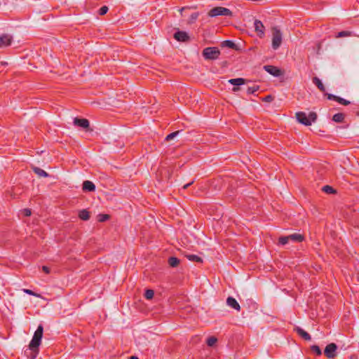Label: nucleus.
I'll return each instance as SVG.
<instances>
[{
    "label": "nucleus",
    "instance_id": "24",
    "mask_svg": "<svg viewBox=\"0 0 359 359\" xmlns=\"http://www.w3.org/2000/svg\"><path fill=\"white\" fill-rule=\"evenodd\" d=\"M180 259L175 257H170L168 258V262L171 267H176L180 264Z\"/></svg>",
    "mask_w": 359,
    "mask_h": 359
},
{
    "label": "nucleus",
    "instance_id": "28",
    "mask_svg": "<svg viewBox=\"0 0 359 359\" xmlns=\"http://www.w3.org/2000/svg\"><path fill=\"white\" fill-rule=\"evenodd\" d=\"M110 216L107 214H100L97 216V220L100 222H106L109 219Z\"/></svg>",
    "mask_w": 359,
    "mask_h": 359
},
{
    "label": "nucleus",
    "instance_id": "7",
    "mask_svg": "<svg viewBox=\"0 0 359 359\" xmlns=\"http://www.w3.org/2000/svg\"><path fill=\"white\" fill-rule=\"evenodd\" d=\"M263 69L270 74L271 75H273V76L278 77L283 74V71L278 68L276 66L273 65H265L263 67Z\"/></svg>",
    "mask_w": 359,
    "mask_h": 359
},
{
    "label": "nucleus",
    "instance_id": "40",
    "mask_svg": "<svg viewBox=\"0 0 359 359\" xmlns=\"http://www.w3.org/2000/svg\"><path fill=\"white\" fill-rule=\"evenodd\" d=\"M42 270L46 273H50V269L48 266H43L42 267Z\"/></svg>",
    "mask_w": 359,
    "mask_h": 359
},
{
    "label": "nucleus",
    "instance_id": "41",
    "mask_svg": "<svg viewBox=\"0 0 359 359\" xmlns=\"http://www.w3.org/2000/svg\"><path fill=\"white\" fill-rule=\"evenodd\" d=\"M193 183H194V181H192V182H189V183H188V184H187L184 185V186H183V189H187V188H188L189 186H191Z\"/></svg>",
    "mask_w": 359,
    "mask_h": 359
},
{
    "label": "nucleus",
    "instance_id": "10",
    "mask_svg": "<svg viewBox=\"0 0 359 359\" xmlns=\"http://www.w3.org/2000/svg\"><path fill=\"white\" fill-rule=\"evenodd\" d=\"M254 27L257 36L262 38L265 34V27L263 23L259 20H255L254 22Z\"/></svg>",
    "mask_w": 359,
    "mask_h": 359
},
{
    "label": "nucleus",
    "instance_id": "39",
    "mask_svg": "<svg viewBox=\"0 0 359 359\" xmlns=\"http://www.w3.org/2000/svg\"><path fill=\"white\" fill-rule=\"evenodd\" d=\"M198 13H192L191 15V21L196 20L198 18Z\"/></svg>",
    "mask_w": 359,
    "mask_h": 359
},
{
    "label": "nucleus",
    "instance_id": "34",
    "mask_svg": "<svg viewBox=\"0 0 359 359\" xmlns=\"http://www.w3.org/2000/svg\"><path fill=\"white\" fill-rule=\"evenodd\" d=\"M108 10L109 8L107 6H103L99 9L98 13L100 15H104L107 13Z\"/></svg>",
    "mask_w": 359,
    "mask_h": 359
},
{
    "label": "nucleus",
    "instance_id": "38",
    "mask_svg": "<svg viewBox=\"0 0 359 359\" xmlns=\"http://www.w3.org/2000/svg\"><path fill=\"white\" fill-rule=\"evenodd\" d=\"M322 351L318 346L316 345V355H321Z\"/></svg>",
    "mask_w": 359,
    "mask_h": 359
},
{
    "label": "nucleus",
    "instance_id": "29",
    "mask_svg": "<svg viewBox=\"0 0 359 359\" xmlns=\"http://www.w3.org/2000/svg\"><path fill=\"white\" fill-rule=\"evenodd\" d=\"M217 341V339L215 337H210L208 338L206 343L208 346H213Z\"/></svg>",
    "mask_w": 359,
    "mask_h": 359
},
{
    "label": "nucleus",
    "instance_id": "19",
    "mask_svg": "<svg viewBox=\"0 0 359 359\" xmlns=\"http://www.w3.org/2000/svg\"><path fill=\"white\" fill-rule=\"evenodd\" d=\"M184 256L191 262H198V263H202L203 259L201 257L196 255H192V254H186Z\"/></svg>",
    "mask_w": 359,
    "mask_h": 359
},
{
    "label": "nucleus",
    "instance_id": "20",
    "mask_svg": "<svg viewBox=\"0 0 359 359\" xmlns=\"http://www.w3.org/2000/svg\"><path fill=\"white\" fill-rule=\"evenodd\" d=\"M79 217L83 221H87L90 219V212L87 210H81L79 212Z\"/></svg>",
    "mask_w": 359,
    "mask_h": 359
},
{
    "label": "nucleus",
    "instance_id": "3",
    "mask_svg": "<svg viewBox=\"0 0 359 359\" xmlns=\"http://www.w3.org/2000/svg\"><path fill=\"white\" fill-rule=\"evenodd\" d=\"M202 55L205 60H215L219 57L220 51L217 47H208L203 49Z\"/></svg>",
    "mask_w": 359,
    "mask_h": 359
},
{
    "label": "nucleus",
    "instance_id": "17",
    "mask_svg": "<svg viewBox=\"0 0 359 359\" xmlns=\"http://www.w3.org/2000/svg\"><path fill=\"white\" fill-rule=\"evenodd\" d=\"M294 330L304 340L310 341L311 339V335L307 332H306L303 329H302L301 327H297L294 328Z\"/></svg>",
    "mask_w": 359,
    "mask_h": 359
},
{
    "label": "nucleus",
    "instance_id": "23",
    "mask_svg": "<svg viewBox=\"0 0 359 359\" xmlns=\"http://www.w3.org/2000/svg\"><path fill=\"white\" fill-rule=\"evenodd\" d=\"M321 190L327 194H335L337 190L330 185H325L322 187Z\"/></svg>",
    "mask_w": 359,
    "mask_h": 359
},
{
    "label": "nucleus",
    "instance_id": "33",
    "mask_svg": "<svg viewBox=\"0 0 359 359\" xmlns=\"http://www.w3.org/2000/svg\"><path fill=\"white\" fill-rule=\"evenodd\" d=\"M352 36V33L348 31H341L338 32L337 37L350 36Z\"/></svg>",
    "mask_w": 359,
    "mask_h": 359
},
{
    "label": "nucleus",
    "instance_id": "44",
    "mask_svg": "<svg viewBox=\"0 0 359 359\" xmlns=\"http://www.w3.org/2000/svg\"><path fill=\"white\" fill-rule=\"evenodd\" d=\"M311 351L314 352V345L311 346Z\"/></svg>",
    "mask_w": 359,
    "mask_h": 359
},
{
    "label": "nucleus",
    "instance_id": "21",
    "mask_svg": "<svg viewBox=\"0 0 359 359\" xmlns=\"http://www.w3.org/2000/svg\"><path fill=\"white\" fill-rule=\"evenodd\" d=\"M345 118V114H343V113H337V114H335L333 116H332V121L336 122V123H342L344 122V120Z\"/></svg>",
    "mask_w": 359,
    "mask_h": 359
},
{
    "label": "nucleus",
    "instance_id": "31",
    "mask_svg": "<svg viewBox=\"0 0 359 359\" xmlns=\"http://www.w3.org/2000/svg\"><path fill=\"white\" fill-rule=\"evenodd\" d=\"M327 166L322 163H316V170H317V172L320 173V175H323V172H321L320 169H325Z\"/></svg>",
    "mask_w": 359,
    "mask_h": 359
},
{
    "label": "nucleus",
    "instance_id": "8",
    "mask_svg": "<svg viewBox=\"0 0 359 359\" xmlns=\"http://www.w3.org/2000/svg\"><path fill=\"white\" fill-rule=\"evenodd\" d=\"M337 346L334 343L329 344L324 350V354L328 358H333L336 356Z\"/></svg>",
    "mask_w": 359,
    "mask_h": 359
},
{
    "label": "nucleus",
    "instance_id": "11",
    "mask_svg": "<svg viewBox=\"0 0 359 359\" xmlns=\"http://www.w3.org/2000/svg\"><path fill=\"white\" fill-rule=\"evenodd\" d=\"M13 36L8 34H3L0 36V48H5L11 44Z\"/></svg>",
    "mask_w": 359,
    "mask_h": 359
},
{
    "label": "nucleus",
    "instance_id": "6",
    "mask_svg": "<svg viewBox=\"0 0 359 359\" xmlns=\"http://www.w3.org/2000/svg\"><path fill=\"white\" fill-rule=\"evenodd\" d=\"M208 15L210 17H216L219 15L231 16L232 15V12L229 8L217 6L212 8L209 11Z\"/></svg>",
    "mask_w": 359,
    "mask_h": 359
},
{
    "label": "nucleus",
    "instance_id": "13",
    "mask_svg": "<svg viewBox=\"0 0 359 359\" xmlns=\"http://www.w3.org/2000/svg\"><path fill=\"white\" fill-rule=\"evenodd\" d=\"M74 124L84 129H88L89 128L90 123L86 118H75L74 119Z\"/></svg>",
    "mask_w": 359,
    "mask_h": 359
},
{
    "label": "nucleus",
    "instance_id": "25",
    "mask_svg": "<svg viewBox=\"0 0 359 359\" xmlns=\"http://www.w3.org/2000/svg\"><path fill=\"white\" fill-rule=\"evenodd\" d=\"M34 172L38 175L39 177H46L48 176V174L43 170H42L40 168L34 167L33 168Z\"/></svg>",
    "mask_w": 359,
    "mask_h": 359
},
{
    "label": "nucleus",
    "instance_id": "35",
    "mask_svg": "<svg viewBox=\"0 0 359 359\" xmlns=\"http://www.w3.org/2000/svg\"><path fill=\"white\" fill-rule=\"evenodd\" d=\"M23 291H24L25 293L28 294L29 295L37 297H40L39 294H36V292H34V291H32L31 290L24 289Z\"/></svg>",
    "mask_w": 359,
    "mask_h": 359
},
{
    "label": "nucleus",
    "instance_id": "43",
    "mask_svg": "<svg viewBox=\"0 0 359 359\" xmlns=\"http://www.w3.org/2000/svg\"><path fill=\"white\" fill-rule=\"evenodd\" d=\"M129 359H139L137 356L132 355L129 358Z\"/></svg>",
    "mask_w": 359,
    "mask_h": 359
},
{
    "label": "nucleus",
    "instance_id": "30",
    "mask_svg": "<svg viewBox=\"0 0 359 359\" xmlns=\"http://www.w3.org/2000/svg\"><path fill=\"white\" fill-rule=\"evenodd\" d=\"M259 89V86L255 85L251 87H248L247 89V93L248 94H254L255 92H257Z\"/></svg>",
    "mask_w": 359,
    "mask_h": 359
},
{
    "label": "nucleus",
    "instance_id": "45",
    "mask_svg": "<svg viewBox=\"0 0 359 359\" xmlns=\"http://www.w3.org/2000/svg\"><path fill=\"white\" fill-rule=\"evenodd\" d=\"M184 8H182L180 11V12H182L184 11Z\"/></svg>",
    "mask_w": 359,
    "mask_h": 359
},
{
    "label": "nucleus",
    "instance_id": "2",
    "mask_svg": "<svg viewBox=\"0 0 359 359\" xmlns=\"http://www.w3.org/2000/svg\"><path fill=\"white\" fill-rule=\"evenodd\" d=\"M43 333V327L42 325H39L35 331L34 336L29 343V348H39L41 344V339Z\"/></svg>",
    "mask_w": 359,
    "mask_h": 359
},
{
    "label": "nucleus",
    "instance_id": "5",
    "mask_svg": "<svg viewBox=\"0 0 359 359\" xmlns=\"http://www.w3.org/2000/svg\"><path fill=\"white\" fill-rule=\"evenodd\" d=\"M272 48L274 50L278 49L282 43V33L280 30L276 27H273L272 29Z\"/></svg>",
    "mask_w": 359,
    "mask_h": 359
},
{
    "label": "nucleus",
    "instance_id": "1",
    "mask_svg": "<svg viewBox=\"0 0 359 359\" xmlns=\"http://www.w3.org/2000/svg\"><path fill=\"white\" fill-rule=\"evenodd\" d=\"M304 240V236L298 233H294L287 236H280L278 239V244L285 245L289 242L300 243Z\"/></svg>",
    "mask_w": 359,
    "mask_h": 359
},
{
    "label": "nucleus",
    "instance_id": "18",
    "mask_svg": "<svg viewBox=\"0 0 359 359\" xmlns=\"http://www.w3.org/2000/svg\"><path fill=\"white\" fill-rule=\"evenodd\" d=\"M229 83L236 86L243 85L246 83V80L243 78L231 79L229 80Z\"/></svg>",
    "mask_w": 359,
    "mask_h": 359
},
{
    "label": "nucleus",
    "instance_id": "4",
    "mask_svg": "<svg viewBox=\"0 0 359 359\" xmlns=\"http://www.w3.org/2000/svg\"><path fill=\"white\" fill-rule=\"evenodd\" d=\"M296 117L299 123L305 126H311V123L314 121V112H310L308 116L304 112H297Z\"/></svg>",
    "mask_w": 359,
    "mask_h": 359
},
{
    "label": "nucleus",
    "instance_id": "9",
    "mask_svg": "<svg viewBox=\"0 0 359 359\" xmlns=\"http://www.w3.org/2000/svg\"><path fill=\"white\" fill-rule=\"evenodd\" d=\"M174 38L180 42H188L190 41V37L189 34L184 31H180L177 29V31L174 34Z\"/></svg>",
    "mask_w": 359,
    "mask_h": 359
},
{
    "label": "nucleus",
    "instance_id": "14",
    "mask_svg": "<svg viewBox=\"0 0 359 359\" xmlns=\"http://www.w3.org/2000/svg\"><path fill=\"white\" fill-rule=\"evenodd\" d=\"M82 189L84 192H93L95 191V185L89 180L83 182Z\"/></svg>",
    "mask_w": 359,
    "mask_h": 359
},
{
    "label": "nucleus",
    "instance_id": "27",
    "mask_svg": "<svg viewBox=\"0 0 359 359\" xmlns=\"http://www.w3.org/2000/svg\"><path fill=\"white\" fill-rule=\"evenodd\" d=\"M154 292L153 290L147 289L145 290L144 292V297L147 299H151L154 297Z\"/></svg>",
    "mask_w": 359,
    "mask_h": 359
},
{
    "label": "nucleus",
    "instance_id": "16",
    "mask_svg": "<svg viewBox=\"0 0 359 359\" xmlns=\"http://www.w3.org/2000/svg\"><path fill=\"white\" fill-rule=\"evenodd\" d=\"M39 353V348H29L25 351V355L29 359H35Z\"/></svg>",
    "mask_w": 359,
    "mask_h": 359
},
{
    "label": "nucleus",
    "instance_id": "32",
    "mask_svg": "<svg viewBox=\"0 0 359 359\" xmlns=\"http://www.w3.org/2000/svg\"><path fill=\"white\" fill-rule=\"evenodd\" d=\"M181 132H182V130H177V131L171 133L170 134H169L166 136L165 140L170 141V140H172L175 137H176Z\"/></svg>",
    "mask_w": 359,
    "mask_h": 359
},
{
    "label": "nucleus",
    "instance_id": "22",
    "mask_svg": "<svg viewBox=\"0 0 359 359\" xmlns=\"http://www.w3.org/2000/svg\"><path fill=\"white\" fill-rule=\"evenodd\" d=\"M222 47H227L232 49H236V45L234 42L231 40H226L222 42Z\"/></svg>",
    "mask_w": 359,
    "mask_h": 359
},
{
    "label": "nucleus",
    "instance_id": "36",
    "mask_svg": "<svg viewBox=\"0 0 359 359\" xmlns=\"http://www.w3.org/2000/svg\"><path fill=\"white\" fill-rule=\"evenodd\" d=\"M273 98L274 97L271 95H268L266 97H263L262 100L264 102H272L273 100Z\"/></svg>",
    "mask_w": 359,
    "mask_h": 359
},
{
    "label": "nucleus",
    "instance_id": "37",
    "mask_svg": "<svg viewBox=\"0 0 359 359\" xmlns=\"http://www.w3.org/2000/svg\"><path fill=\"white\" fill-rule=\"evenodd\" d=\"M22 213L23 214L24 216L29 217L31 215L32 212L30 209L25 208L22 210Z\"/></svg>",
    "mask_w": 359,
    "mask_h": 359
},
{
    "label": "nucleus",
    "instance_id": "12",
    "mask_svg": "<svg viewBox=\"0 0 359 359\" xmlns=\"http://www.w3.org/2000/svg\"><path fill=\"white\" fill-rule=\"evenodd\" d=\"M325 96H327V98L330 100H334L337 102H339V104H342V105H344V106H347L351 102L348 101V100H346L342 97H340L339 96H337V95H334L333 94H330V93H325Z\"/></svg>",
    "mask_w": 359,
    "mask_h": 359
},
{
    "label": "nucleus",
    "instance_id": "15",
    "mask_svg": "<svg viewBox=\"0 0 359 359\" xmlns=\"http://www.w3.org/2000/svg\"><path fill=\"white\" fill-rule=\"evenodd\" d=\"M226 304L229 307L236 310L237 311H239L241 310V306H240L239 304L238 303L236 299L232 297H229L227 298Z\"/></svg>",
    "mask_w": 359,
    "mask_h": 359
},
{
    "label": "nucleus",
    "instance_id": "26",
    "mask_svg": "<svg viewBox=\"0 0 359 359\" xmlns=\"http://www.w3.org/2000/svg\"><path fill=\"white\" fill-rule=\"evenodd\" d=\"M316 86L323 93L325 94V88L321 81L316 76Z\"/></svg>",
    "mask_w": 359,
    "mask_h": 359
},
{
    "label": "nucleus",
    "instance_id": "42",
    "mask_svg": "<svg viewBox=\"0 0 359 359\" xmlns=\"http://www.w3.org/2000/svg\"><path fill=\"white\" fill-rule=\"evenodd\" d=\"M240 90V88L238 86H234L232 89L233 92H237Z\"/></svg>",
    "mask_w": 359,
    "mask_h": 359
}]
</instances>
